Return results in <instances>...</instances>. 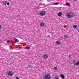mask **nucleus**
I'll list each match as a JSON object with an SVG mask.
<instances>
[{"label": "nucleus", "instance_id": "f257e3e1", "mask_svg": "<svg viewBox=\"0 0 79 79\" xmlns=\"http://www.w3.org/2000/svg\"><path fill=\"white\" fill-rule=\"evenodd\" d=\"M74 16V13L73 12L68 13L66 15V17L68 18H69L70 19H71V18H73Z\"/></svg>", "mask_w": 79, "mask_h": 79}, {"label": "nucleus", "instance_id": "f03ea898", "mask_svg": "<svg viewBox=\"0 0 79 79\" xmlns=\"http://www.w3.org/2000/svg\"><path fill=\"white\" fill-rule=\"evenodd\" d=\"M13 74V72L12 71H7L5 73V74H6V76L7 75L8 76L10 77L12 76Z\"/></svg>", "mask_w": 79, "mask_h": 79}, {"label": "nucleus", "instance_id": "7ed1b4c3", "mask_svg": "<svg viewBox=\"0 0 79 79\" xmlns=\"http://www.w3.org/2000/svg\"><path fill=\"white\" fill-rule=\"evenodd\" d=\"M43 78L44 79H50V75L49 74H47L45 75H44L43 77Z\"/></svg>", "mask_w": 79, "mask_h": 79}, {"label": "nucleus", "instance_id": "20e7f679", "mask_svg": "<svg viewBox=\"0 0 79 79\" xmlns=\"http://www.w3.org/2000/svg\"><path fill=\"white\" fill-rule=\"evenodd\" d=\"M72 63L73 64L74 66L76 65V66H78V65H79V61H77L76 63V60H74L73 61Z\"/></svg>", "mask_w": 79, "mask_h": 79}, {"label": "nucleus", "instance_id": "39448f33", "mask_svg": "<svg viewBox=\"0 0 79 79\" xmlns=\"http://www.w3.org/2000/svg\"><path fill=\"white\" fill-rule=\"evenodd\" d=\"M39 15L40 16H44L45 15V11H41L40 12V13L39 14Z\"/></svg>", "mask_w": 79, "mask_h": 79}, {"label": "nucleus", "instance_id": "423d86ee", "mask_svg": "<svg viewBox=\"0 0 79 79\" xmlns=\"http://www.w3.org/2000/svg\"><path fill=\"white\" fill-rule=\"evenodd\" d=\"M43 58L44 59H46L48 58V55L47 54H45L43 56Z\"/></svg>", "mask_w": 79, "mask_h": 79}, {"label": "nucleus", "instance_id": "0eeeda50", "mask_svg": "<svg viewBox=\"0 0 79 79\" xmlns=\"http://www.w3.org/2000/svg\"><path fill=\"white\" fill-rule=\"evenodd\" d=\"M6 3H7V2L6 1H4L3 2H2V5H5V6H6Z\"/></svg>", "mask_w": 79, "mask_h": 79}, {"label": "nucleus", "instance_id": "6e6552de", "mask_svg": "<svg viewBox=\"0 0 79 79\" xmlns=\"http://www.w3.org/2000/svg\"><path fill=\"white\" fill-rule=\"evenodd\" d=\"M61 41L60 40H58L56 41V44L57 45H59L61 44Z\"/></svg>", "mask_w": 79, "mask_h": 79}, {"label": "nucleus", "instance_id": "1a4fd4ad", "mask_svg": "<svg viewBox=\"0 0 79 79\" xmlns=\"http://www.w3.org/2000/svg\"><path fill=\"white\" fill-rule=\"evenodd\" d=\"M58 15L59 16H61L62 15V13L61 12H60L58 14Z\"/></svg>", "mask_w": 79, "mask_h": 79}, {"label": "nucleus", "instance_id": "9d476101", "mask_svg": "<svg viewBox=\"0 0 79 79\" xmlns=\"http://www.w3.org/2000/svg\"><path fill=\"white\" fill-rule=\"evenodd\" d=\"M77 25H75L73 26V27L74 29H76V28L77 27Z\"/></svg>", "mask_w": 79, "mask_h": 79}, {"label": "nucleus", "instance_id": "9b49d317", "mask_svg": "<svg viewBox=\"0 0 79 79\" xmlns=\"http://www.w3.org/2000/svg\"><path fill=\"white\" fill-rule=\"evenodd\" d=\"M44 26V23H40V26L41 27H43Z\"/></svg>", "mask_w": 79, "mask_h": 79}, {"label": "nucleus", "instance_id": "f8f14e48", "mask_svg": "<svg viewBox=\"0 0 79 79\" xmlns=\"http://www.w3.org/2000/svg\"><path fill=\"white\" fill-rule=\"evenodd\" d=\"M58 67H57V66L54 67V68H53V70H54V71H56Z\"/></svg>", "mask_w": 79, "mask_h": 79}, {"label": "nucleus", "instance_id": "ddd939ff", "mask_svg": "<svg viewBox=\"0 0 79 79\" xmlns=\"http://www.w3.org/2000/svg\"><path fill=\"white\" fill-rule=\"evenodd\" d=\"M59 3L57 2H56L55 3H54L53 4V5H59Z\"/></svg>", "mask_w": 79, "mask_h": 79}, {"label": "nucleus", "instance_id": "4468645a", "mask_svg": "<svg viewBox=\"0 0 79 79\" xmlns=\"http://www.w3.org/2000/svg\"><path fill=\"white\" fill-rule=\"evenodd\" d=\"M68 37V35H64V38L65 39H67Z\"/></svg>", "mask_w": 79, "mask_h": 79}, {"label": "nucleus", "instance_id": "2eb2a0df", "mask_svg": "<svg viewBox=\"0 0 79 79\" xmlns=\"http://www.w3.org/2000/svg\"><path fill=\"white\" fill-rule=\"evenodd\" d=\"M29 48H30V47H29V46L26 47L25 48V49H27V50H29Z\"/></svg>", "mask_w": 79, "mask_h": 79}, {"label": "nucleus", "instance_id": "dca6fc26", "mask_svg": "<svg viewBox=\"0 0 79 79\" xmlns=\"http://www.w3.org/2000/svg\"><path fill=\"white\" fill-rule=\"evenodd\" d=\"M61 77H62V79H64V75H62L61 76Z\"/></svg>", "mask_w": 79, "mask_h": 79}, {"label": "nucleus", "instance_id": "f3484780", "mask_svg": "<svg viewBox=\"0 0 79 79\" xmlns=\"http://www.w3.org/2000/svg\"><path fill=\"white\" fill-rule=\"evenodd\" d=\"M59 78H58V77L57 76H56L55 77L54 79H58Z\"/></svg>", "mask_w": 79, "mask_h": 79}, {"label": "nucleus", "instance_id": "a211bd4d", "mask_svg": "<svg viewBox=\"0 0 79 79\" xmlns=\"http://www.w3.org/2000/svg\"><path fill=\"white\" fill-rule=\"evenodd\" d=\"M66 5H67V6H69L70 5V4L69 2H67L66 3Z\"/></svg>", "mask_w": 79, "mask_h": 79}, {"label": "nucleus", "instance_id": "6ab92c4d", "mask_svg": "<svg viewBox=\"0 0 79 79\" xmlns=\"http://www.w3.org/2000/svg\"><path fill=\"white\" fill-rule=\"evenodd\" d=\"M14 40L15 41H16V42H18L19 41H18V39H16V38H14Z\"/></svg>", "mask_w": 79, "mask_h": 79}, {"label": "nucleus", "instance_id": "aec40b11", "mask_svg": "<svg viewBox=\"0 0 79 79\" xmlns=\"http://www.w3.org/2000/svg\"><path fill=\"white\" fill-rule=\"evenodd\" d=\"M28 67L29 68H31V65H28Z\"/></svg>", "mask_w": 79, "mask_h": 79}, {"label": "nucleus", "instance_id": "412c9836", "mask_svg": "<svg viewBox=\"0 0 79 79\" xmlns=\"http://www.w3.org/2000/svg\"><path fill=\"white\" fill-rule=\"evenodd\" d=\"M7 5H10V2H7Z\"/></svg>", "mask_w": 79, "mask_h": 79}, {"label": "nucleus", "instance_id": "4be33fe9", "mask_svg": "<svg viewBox=\"0 0 79 79\" xmlns=\"http://www.w3.org/2000/svg\"><path fill=\"white\" fill-rule=\"evenodd\" d=\"M2 28V26L0 25V29H1Z\"/></svg>", "mask_w": 79, "mask_h": 79}, {"label": "nucleus", "instance_id": "5701e85b", "mask_svg": "<svg viewBox=\"0 0 79 79\" xmlns=\"http://www.w3.org/2000/svg\"><path fill=\"white\" fill-rule=\"evenodd\" d=\"M6 42H7V43H8V42H9V40H7V41H6Z\"/></svg>", "mask_w": 79, "mask_h": 79}, {"label": "nucleus", "instance_id": "b1692460", "mask_svg": "<svg viewBox=\"0 0 79 79\" xmlns=\"http://www.w3.org/2000/svg\"><path fill=\"white\" fill-rule=\"evenodd\" d=\"M70 56H71V55H69V58H70Z\"/></svg>", "mask_w": 79, "mask_h": 79}, {"label": "nucleus", "instance_id": "393cba45", "mask_svg": "<svg viewBox=\"0 0 79 79\" xmlns=\"http://www.w3.org/2000/svg\"><path fill=\"white\" fill-rule=\"evenodd\" d=\"M47 37H50V35H48V36H47Z\"/></svg>", "mask_w": 79, "mask_h": 79}, {"label": "nucleus", "instance_id": "a878e982", "mask_svg": "<svg viewBox=\"0 0 79 79\" xmlns=\"http://www.w3.org/2000/svg\"><path fill=\"white\" fill-rule=\"evenodd\" d=\"M16 79H19V77H16Z\"/></svg>", "mask_w": 79, "mask_h": 79}, {"label": "nucleus", "instance_id": "bb28decb", "mask_svg": "<svg viewBox=\"0 0 79 79\" xmlns=\"http://www.w3.org/2000/svg\"><path fill=\"white\" fill-rule=\"evenodd\" d=\"M74 0V1H76V0Z\"/></svg>", "mask_w": 79, "mask_h": 79}, {"label": "nucleus", "instance_id": "cd10ccee", "mask_svg": "<svg viewBox=\"0 0 79 79\" xmlns=\"http://www.w3.org/2000/svg\"><path fill=\"white\" fill-rule=\"evenodd\" d=\"M78 32H79V29L78 30Z\"/></svg>", "mask_w": 79, "mask_h": 79}, {"label": "nucleus", "instance_id": "c85d7f7f", "mask_svg": "<svg viewBox=\"0 0 79 79\" xmlns=\"http://www.w3.org/2000/svg\"><path fill=\"white\" fill-rule=\"evenodd\" d=\"M41 0H40V1H41Z\"/></svg>", "mask_w": 79, "mask_h": 79}]
</instances>
